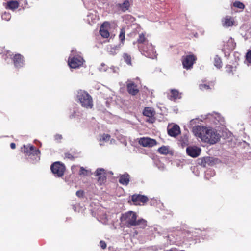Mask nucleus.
<instances>
[{
	"mask_svg": "<svg viewBox=\"0 0 251 251\" xmlns=\"http://www.w3.org/2000/svg\"><path fill=\"white\" fill-rule=\"evenodd\" d=\"M111 137L108 134H104L101 137V139L100 140V146L103 145V144L101 143V141L108 142L110 140Z\"/></svg>",
	"mask_w": 251,
	"mask_h": 251,
	"instance_id": "f704fd0d",
	"label": "nucleus"
},
{
	"mask_svg": "<svg viewBox=\"0 0 251 251\" xmlns=\"http://www.w3.org/2000/svg\"><path fill=\"white\" fill-rule=\"evenodd\" d=\"M9 56L12 59V55L10 53H8L5 55V60L7 61V58ZM14 66L16 68H19L22 67L24 65V60L23 57L20 54H16L12 58Z\"/></svg>",
	"mask_w": 251,
	"mask_h": 251,
	"instance_id": "1a4fd4ad",
	"label": "nucleus"
},
{
	"mask_svg": "<svg viewBox=\"0 0 251 251\" xmlns=\"http://www.w3.org/2000/svg\"><path fill=\"white\" fill-rule=\"evenodd\" d=\"M76 98L81 105L86 109H91L93 106V99L86 91L79 90L77 91Z\"/></svg>",
	"mask_w": 251,
	"mask_h": 251,
	"instance_id": "7ed1b4c3",
	"label": "nucleus"
},
{
	"mask_svg": "<svg viewBox=\"0 0 251 251\" xmlns=\"http://www.w3.org/2000/svg\"><path fill=\"white\" fill-rule=\"evenodd\" d=\"M158 151L161 154H167L169 153V148L166 146H162L158 149Z\"/></svg>",
	"mask_w": 251,
	"mask_h": 251,
	"instance_id": "7c9ffc66",
	"label": "nucleus"
},
{
	"mask_svg": "<svg viewBox=\"0 0 251 251\" xmlns=\"http://www.w3.org/2000/svg\"><path fill=\"white\" fill-rule=\"evenodd\" d=\"M130 5L128 0H124L122 3L116 4V7L119 11L125 12L129 9Z\"/></svg>",
	"mask_w": 251,
	"mask_h": 251,
	"instance_id": "dca6fc26",
	"label": "nucleus"
},
{
	"mask_svg": "<svg viewBox=\"0 0 251 251\" xmlns=\"http://www.w3.org/2000/svg\"><path fill=\"white\" fill-rule=\"evenodd\" d=\"M233 5L234 7L240 9H244L245 8V5L242 2L237 0L233 3Z\"/></svg>",
	"mask_w": 251,
	"mask_h": 251,
	"instance_id": "473e14b6",
	"label": "nucleus"
},
{
	"mask_svg": "<svg viewBox=\"0 0 251 251\" xmlns=\"http://www.w3.org/2000/svg\"><path fill=\"white\" fill-rule=\"evenodd\" d=\"M139 144L145 147H152L157 144L155 139L149 137H142L139 140Z\"/></svg>",
	"mask_w": 251,
	"mask_h": 251,
	"instance_id": "9d476101",
	"label": "nucleus"
},
{
	"mask_svg": "<svg viewBox=\"0 0 251 251\" xmlns=\"http://www.w3.org/2000/svg\"><path fill=\"white\" fill-rule=\"evenodd\" d=\"M219 139V134L216 131L212 129L208 143L213 144L218 142Z\"/></svg>",
	"mask_w": 251,
	"mask_h": 251,
	"instance_id": "6ab92c4d",
	"label": "nucleus"
},
{
	"mask_svg": "<svg viewBox=\"0 0 251 251\" xmlns=\"http://www.w3.org/2000/svg\"><path fill=\"white\" fill-rule=\"evenodd\" d=\"M99 221L104 225L110 224L109 220L106 214H103L99 216Z\"/></svg>",
	"mask_w": 251,
	"mask_h": 251,
	"instance_id": "cd10ccee",
	"label": "nucleus"
},
{
	"mask_svg": "<svg viewBox=\"0 0 251 251\" xmlns=\"http://www.w3.org/2000/svg\"><path fill=\"white\" fill-rule=\"evenodd\" d=\"M131 199L136 205H140L141 203L144 204L148 201V198L146 196L139 194L132 195Z\"/></svg>",
	"mask_w": 251,
	"mask_h": 251,
	"instance_id": "f8f14e48",
	"label": "nucleus"
},
{
	"mask_svg": "<svg viewBox=\"0 0 251 251\" xmlns=\"http://www.w3.org/2000/svg\"><path fill=\"white\" fill-rule=\"evenodd\" d=\"M88 170H86L84 167H80V170L79 172L80 175H88Z\"/></svg>",
	"mask_w": 251,
	"mask_h": 251,
	"instance_id": "ea45409f",
	"label": "nucleus"
},
{
	"mask_svg": "<svg viewBox=\"0 0 251 251\" xmlns=\"http://www.w3.org/2000/svg\"><path fill=\"white\" fill-rule=\"evenodd\" d=\"M10 147H11V149H14L15 148V147H16V145H15V143H11L10 144Z\"/></svg>",
	"mask_w": 251,
	"mask_h": 251,
	"instance_id": "603ef678",
	"label": "nucleus"
},
{
	"mask_svg": "<svg viewBox=\"0 0 251 251\" xmlns=\"http://www.w3.org/2000/svg\"><path fill=\"white\" fill-rule=\"evenodd\" d=\"M11 16L10 14L6 12L3 13L1 15L2 19L7 21H9L11 19Z\"/></svg>",
	"mask_w": 251,
	"mask_h": 251,
	"instance_id": "4c0bfd02",
	"label": "nucleus"
},
{
	"mask_svg": "<svg viewBox=\"0 0 251 251\" xmlns=\"http://www.w3.org/2000/svg\"><path fill=\"white\" fill-rule=\"evenodd\" d=\"M204 126H196L193 128V132L195 136H197L201 131H203Z\"/></svg>",
	"mask_w": 251,
	"mask_h": 251,
	"instance_id": "c85d7f7f",
	"label": "nucleus"
},
{
	"mask_svg": "<svg viewBox=\"0 0 251 251\" xmlns=\"http://www.w3.org/2000/svg\"><path fill=\"white\" fill-rule=\"evenodd\" d=\"M108 97H105V99H108Z\"/></svg>",
	"mask_w": 251,
	"mask_h": 251,
	"instance_id": "680f3d73",
	"label": "nucleus"
},
{
	"mask_svg": "<svg viewBox=\"0 0 251 251\" xmlns=\"http://www.w3.org/2000/svg\"><path fill=\"white\" fill-rule=\"evenodd\" d=\"M250 112L251 113V108H250Z\"/></svg>",
	"mask_w": 251,
	"mask_h": 251,
	"instance_id": "bf43d9fd",
	"label": "nucleus"
},
{
	"mask_svg": "<svg viewBox=\"0 0 251 251\" xmlns=\"http://www.w3.org/2000/svg\"><path fill=\"white\" fill-rule=\"evenodd\" d=\"M127 89L128 93L132 95H135L139 92L137 86L132 82H129L127 83Z\"/></svg>",
	"mask_w": 251,
	"mask_h": 251,
	"instance_id": "412c9836",
	"label": "nucleus"
},
{
	"mask_svg": "<svg viewBox=\"0 0 251 251\" xmlns=\"http://www.w3.org/2000/svg\"><path fill=\"white\" fill-rule=\"evenodd\" d=\"M137 215L135 212L129 211L122 214L120 217L121 224L128 228L139 226L144 228L147 226V221L143 219L137 220Z\"/></svg>",
	"mask_w": 251,
	"mask_h": 251,
	"instance_id": "f03ea898",
	"label": "nucleus"
},
{
	"mask_svg": "<svg viewBox=\"0 0 251 251\" xmlns=\"http://www.w3.org/2000/svg\"><path fill=\"white\" fill-rule=\"evenodd\" d=\"M196 120H197V119H196V120H194V119L190 121V124H191V125H193V124L194 123V122H195V121H196Z\"/></svg>",
	"mask_w": 251,
	"mask_h": 251,
	"instance_id": "864d4df0",
	"label": "nucleus"
},
{
	"mask_svg": "<svg viewBox=\"0 0 251 251\" xmlns=\"http://www.w3.org/2000/svg\"><path fill=\"white\" fill-rule=\"evenodd\" d=\"M183 251V250H182V251Z\"/></svg>",
	"mask_w": 251,
	"mask_h": 251,
	"instance_id": "e2e57ef3",
	"label": "nucleus"
},
{
	"mask_svg": "<svg viewBox=\"0 0 251 251\" xmlns=\"http://www.w3.org/2000/svg\"><path fill=\"white\" fill-rule=\"evenodd\" d=\"M196 60V57L193 54L183 56L182 59L183 68L187 70L191 69Z\"/></svg>",
	"mask_w": 251,
	"mask_h": 251,
	"instance_id": "6e6552de",
	"label": "nucleus"
},
{
	"mask_svg": "<svg viewBox=\"0 0 251 251\" xmlns=\"http://www.w3.org/2000/svg\"><path fill=\"white\" fill-rule=\"evenodd\" d=\"M112 141H113V139L110 140V143L111 144H112ZM113 141H114V140H113Z\"/></svg>",
	"mask_w": 251,
	"mask_h": 251,
	"instance_id": "4d7b16f0",
	"label": "nucleus"
},
{
	"mask_svg": "<svg viewBox=\"0 0 251 251\" xmlns=\"http://www.w3.org/2000/svg\"><path fill=\"white\" fill-rule=\"evenodd\" d=\"M109 26L108 22L103 23L100 26V35L104 38H108L109 36V33L106 28Z\"/></svg>",
	"mask_w": 251,
	"mask_h": 251,
	"instance_id": "f3484780",
	"label": "nucleus"
},
{
	"mask_svg": "<svg viewBox=\"0 0 251 251\" xmlns=\"http://www.w3.org/2000/svg\"><path fill=\"white\" fill-rule=\"evenodd\" d=\"M130 181V176L127 173H125L119 177V183L124 185H127Z\"/></svg>",
	"mask_w": 251,
	"mask_h": 251,
	"instance_id": "4be33fe9",
	"label": "nucleus"
},
{
	"mask_svg": "<svg viewBox=\"0 0 251 251\" xmlns=\"http://www.w3.org/2000/svg\"><path fill=\"white\" fill-rule=\"evenodd\" d=\"M19 2H23L22 4H24L25 5H26L27 4V1L26 0H19Z\"/></svg>",
	"mask_w": 251,
	"mask_h": 251,
	"instance_id": "3c124183",
	"label": "nucleus"
},
{
	"mask_svg": "<svg viewBox=\"0 0 251 251\" xmlns=\"http://www.w3.org/2000/svg\"><path fill=\"white\" fill-rule=\"evenodd\" d=\"M180 144H181V146L184 148V147L187 146L188 145V140L187 139H184L182 140V141H180Z\"/></svg>",
	"mask_w": 251,
	"mask_h": 251,
	"instance_id": "c03bdc74",
	"label": "nucleus"
},
{
	"mask_svg": "<svg viewBox=\"0 0 251 251\" xmlns=\"http://www.w3.org/2000/svg\"><path fill=\"white\" fill-rule=\"evenodd\" d=\"M214 65L218 69L222 67L221 59L217 55H216L214 58Z\"/></svg>",
	"mask_w": 251,
	"mask_h": 251,
	"instance_id": "bb28decb",
	"label": "nucleus"
},
{
	"mask_svg": "<svg viewBox=\"0 0 251 251\" xmlns=\"http://www.w3.org/2000/svg\"><path fill=\"white\" fill-rule=\"evenodd\" d=\"M76 195L79 197H81L83 196V192L81 191H77L76 193Z\"/></svg>",
	"mask_w": 251,
	"mask_h": 251,
	"instance_id": "8fccbe9b",
	"label": "nucleus"
},
{
	"mask_svg": "<svg viewBox=\"0 0 251 251\" xmlns=\"http://www.w3.org/2000/svg\"><path fill=\"white\" fill-rule=\"evenodd\" d=\"M199 87L201 90H206L210 89V86L206 84H201L199 85Z\"/></svg>",
	"mask_w": 251,
	"mask_h": 251,
	"instance_id": "58836bf2",
	"label": "nucleus"
},
{
	"mask_svg": "<svg viewBox=\"0 0 251 251\" xmlns=\"http://www.w3.org/2000/svg\"><path fill=\"white\" fill-rule=\"evenodd\" d=\"M168 133L172 137H176L180 133V129L177 125H173L171 127L168 128Z\"/></svg>",
	"mask_w": 251,
	"mask_h": 251,
	"instance_id": "2eb2a0df",
	"label": "nucleus"
},
{
	"mask_svg": "<svg viewBox=\"0 0 251 251\" xmlns=\"http://www.w3.org/2000/svg\"><path fill=\"white\" fill-rule=\"evenodd\" d=\"M62 138V136L60 134H57L54 136V139L57 141L61 140Z\"/></svg>",
	"mask_w": 251,
	"mask_h": 251,
	"instance_id": "a18cd8bd",
	"label": "nucleus"
},
{
	"mask_svg": "<svg viewBox=\"0 0 251 251\" xmlns=\"http://www.w3.org/2000/svg\"><path fill=\"white\" fill-rule=\"evenodd\" d=\"M99 70L100 71H108V69H106V68L105 67V64L103 63H102L101 64L100 67V68H99Z\"/></svg>",
	"mask_w": 251,
	"mask_h": 251,
	"instance_id": "49530a36",
	"label": "nucleus"
},
{
	"mask_svg": "<svg viewBox=\"0 0 251 251\" xmlns=\"http://www.w3.org/2000/svg\"><path fill=\"white\" fill-rule=\"evenodd\" d=\"M107 92H110V91L109 90H106Z\"/></svg>",
	"mask_w": 251,
	"mask_h": 251,
	"instance_id": "13d9d810",
	"label": "nucleus"
},
{
	"mask_svg": "<svg viewBox=\"0 0 251 251\" xmlns=\"http://www.w3.org/2000/svg\"><path fill=\"white\" fill-rule=\"evenodd\" d=\"M212 130V129L211 128H206L205 131V135L202 137V141L205 142H208L209 140V137L210 135L211 131Z\"/></svg>",
	"mask_w": 251,
	"mask_h": 251,
	"instance_id": "c756f323",
	"label": "nucleus"
},
{
	"mask_svg": "<svg viewBox=\"0 0 251 251\" xmlns=\"http://www.w3.org/2000/svg\"><path fill=\"white\" fill-rule=\"evenodd\" d=\"M24 151L26 155L33 157V163H35L40 160V151L35 147L30 145H24Z\"/></svg>",
	"mask_w": 251,
	"mask_h": 251,
	"instance_id": "423d86ee",
	"label": "nucleus"
},
{
	"mask_svg": "<svg viewBox=\"0 0 251 251\" xmlns=\"http://www.w3.org/2000/svg\"><path fill=\"white\" fill-rule=\"evenodd\" d=\"M201 121L205 120V122L211 125L217 126L218 124L223 125L224 121L221 116L216 113H208L204 115H202Z\"/></svg>",
	"mask_w": 251,
	"mask_h": 251,
	"instance_id": "39448f33",
	"label": "nucleus"
},
{
	"mask_svg": "<svg viewBox=\"0 0 251 251\" xmlns=\"http://www.w3.org/2000/svg\"><path fill=\"white\" fill-rule=\"evenodd\" d=\"M83 58L75 50H72L68 58V65L71 68H79L84 62Z\"/></svg>",
	"mask_w": 251,
	"mask_h": 251,
	"instance_id": "20e7f679",
	"label": "nucleus"
},
{
	"mask_svg": "<svg viewBox=\"0 0 251 251\" xmlns=\"http://www.w3.org/2000/svg\"><path fill=\"white\" fill-rule=\"evenodd\" d=\"M169 240H170V242H169L170 244H173L175 242V241H171V239H169Z\"/></svg>",
	"mask_w": 251,
	"mask_h": 251,
	"instance_id": "5fc2aeb1",
	"label": "nucleus"
},
{
	"mask_svg": "<svg viewBox=\"0 0 251 251\" xmlns=\"http://www.w3.org/2000/svg\"><path fill=\"white\" fill-rule=\"evenodd\" d=\"M100 246L102 249H104L106 247V244L103 241H100Z\"/></svg>",
	"mask_w": 251,
	"mask_h": 251,
	"instance_id": "de8ad7c7",
	"label": "nucleus"
},
{
	"mask_svg": "<svg viewBox=\"0 0 251 251\" xmlns=\"http://www.w3.org/2000/svg\"><path fill=\"white\" fill-rule=\"evenodd\" d=\"M119 37L121 41L120 44L122 46L124 44V41L125 40V31L124 29L122 28L121 29Z\"/></svg>",
	"mask_w": 251,
	"mask_h": 251,
	"instance_id": "2f4dec72",
	"label": "nucleus"
},
{
	"mask_svg": "<svg viewBox=\"0 0 251 251\" xmlns=\"http://www.w3.org/2000/svg\"><path fill=\"white\" fill-rule=\"evenodd\" d=\"M223 25L224 27H228L233 25L234 20L232 17L229 16H226L223 20Z\"/></svg>",
	"mask_w": 251,
	"mask_h": 251,
	"instance_id": "5701e85b",
	"label": "nucleus"
},
{
	"mask_svg": "<svg viewBox=\"0 0 251 251\" xmlns=\"http://www.w3.org/2000/svg\"><path fill=\"white\" fill-rule=\"evenodd\" d=\"M96 176L98 177V181L100 184L104 183L106 180L105 170L103 168H98L96 171Z\"/></svg>",
	"mask_w": 251,
	"mask_h": 251,
	"instance_id": "4468645a",
	"label": "nucleus"
},
{
	"mask_svg": "<svg viewBox=\"0 0 251 251\" xmlns=\"http://www.w3.org/2000/svg\"><path fill=\"white\" fill-rule=\"evenodd\" d=\"M201 149L197 146H188L186 149L187 154L192 157H196L200 155Z\"/></svg>",
	"mask_w": 251,
	"mask_h": 251,
	"instance_id": "9b49d317",
	"label": "nucleus"
},
{
	"mask_svg": "<svg viewBox=\"0 0 251 251\" xmlns=\"http://www.w3.org/2000/svg\"><path fill=\"white\" fill-rule=\"evenodd\" d=\"M215 175V173L212 170H207L205 172V178L206 179H209L211 176H214Z\"/></svg>",
	"mask_w": 251,
	"mask_h": 251,
	"instance_id": "c9c22d12",
	"label": "nucleus"
},
{
	"mask_svg": "<svg viewBox=\"0 0 251 251\" xmlns=\"http://www.w3.org/2000/svg\"><path fill=\"white\" fill-rule=\"evenodd\" d=\"M246 59L248 63H251V50H249L247 52L246 55Z\"/></svg>",
	"mask_w": 251,
	"mask_h": 251,
	"instance_id": "a19ab883",
	"label": "nucleus"
},
{
	"mask_svg": "<svg viewBox=\"0 0 251 251\" xmlns=\"http://www.w3.org/2000/svg\"><path fill=\"white\" fill-rule=\"evenodd\" d=\"M154 110L151 107H146L143 111V115L146 117L151 118L150 122L153 123L154 120L152 118L155 115Z\"/></svg>",
	"mask_w": 251,
	"mask_h": 251,
	"instance_id": "aec40b11",
	"label": "nucleus"
},
{
	"mask_svg": "<svg viewBox=\"0 0 251 251\" xmlns=\"http://www.w3.org/2000/svg\"><path fill=\"white\" fill-rule=\"evenodd\" d=\"M168 238L169 239H170L171 236H168Z\"/></svg>",
	"mask_w": 251,
	"mask_h": 251,
	"instance_id": "052dcab7",
	"label": "nucleus"
},
{
	"mask_svg": "<svg viewBox=\"0 0 251 251\" xmlns=\"http://www.w3.org/2000/svg\"><path fill=\"white\" fill-rule=\"evenodd\" d=\"M181 93H180L177 90L171 89L170 91V95L169 99L171 100H175L177 99H180L181 98Z\"/></svg>",
	"mask_w": 251,
	"mask_h": 251,
	"instance_id": "393cba45",
	"label": "nucleus"
},
{
	"mask_svg": "<svg viewBox=\"0 0 251 251\" xmlns=\"http://www.w3.org/2000/svg\"><path fill=\"white\" fill-rule=\"evenodd\" d=\"M96 176L98 177V181L100 184L104 183L106 180L105 170L103 168H98L96 171Z\"/></svg>",
	"mask_w": 251,
	"mask_h": 251,
	"instance_id": "ddd939ff",
	"label": "nucleus"
},
{
	"mask_svg": "<svg viewBox=\"0 0 251 251\" xmlns=\"http://www.w3.org/2000/svg\"><path fill=\"white\" fill-rule=\"evenodd\" d=\"M121 47V44L114 46H108L107 47V52L110 55H114L119 52Z\"/></svg>",
	"mask_w": 251,
	"mask_h": 251,
	"instance_id": "a211bd4d",
	"label": "nucleus"
},
{
	"mask_svg": "<svg viewBox=\"0 0 251 251\" xmlns=\"http://www.w3.org/2000/svg\"><path fill=\"white\" fill-rule=\"evenodd\" d=\"M212 158L210 157H205L199 161V164L201 165L204 167H206L207 165H211L212 164Z\"/></svg>",
	"mask_w": 251,
	"mask_h": 251,
	"instance_id": "b1692460",
	"label": "nucleus"
},
{
	"mask_svg": "<svg viewBox=\"0 0 251 251\" xmlns=\"http://www.w3.org/2000/svg\"><path fill=\"white\" fill-rule=\"evenodd\" d=\"M206 127H203V131H201L200 133H199V134L196 136L198 138L201 139L202 141V137L203 136L205 135V129H206Z\"/></svg>",
	"mask_w": 251,
	"mask_h": 251,
	"instance_id": "79ce46f5",
	"label": "nucleus"
},
{
	"mask_svg": "<svg viewBox=\"0 0 251 251\" xmlns=\"http://www.w3.org/2000/svg\"><path fill=\"white\" fill-rule=\"evenodd\" d=\"M136 45L140 52L144 56L153 59L156 56V53L153 46L150 43L145 36V34H138L137 41L133 43Z\"/></svg>",
	"mask_w": 251,
	"mask_h": 251,
	"instance_id": "f257e3e1",
	"label": "nucleus"
},
{
	"mask_svg": "<svg viewBox=\"0 0 251 251\" xmlns=\"http://www.w3.org/2000/svg\"><path fill=\"white\" fill-rule=\"evenodd\" d=\"M123 58L125 62H126L127 64L129 65H131V57L127 53H124L123 54Z\"/></svg>",
	"mask_w": 251,
	"mask_h": 251,
	"instance_id": "72a5a7b5",
	"label": "nucleus"
},
{
	"mask_svg": "<svg viewBox=\"0 0 251 251\" xmlns=\"http://www.w3.org/2000/svg\"><path fill=\"white\" fill-rule=\"evenodd\" d=\"M50 169L55 177H61L64 175L66 168L63 163L57 161L51 165Z\"/></svg>",
	"mask_w": 251,
	"mask_h": 251,
	"instance_id": "0eeeda50",
	"label": "nucleus"
},
{
	"mask_svg": "<svg viewBox=\"0 0 251 251\" xmlns=\"http://www.w3.org/2000/svg\"><path fill=\"white\" fill-rule=\"evenodd\" d=\"M119 69L117 67H113L108 69V72L111 73L112 72L113 73H117Z\"/></svg>",
	"mask_w": 251,
	"mask_h": 251,
	"instance_id": "37998d69",
	"label": "nucleus"
},
{
	"mask_svg": "<svg viewBox=\"0 0 251 251\" xmlns=\"http://www.w3.org/2000/svg\"><path fill=\"white\" fill-rule=\"evenodd\" d=\"M198 232H197V234H199V232H201V231H200L199 229L197 230Z\"/></svg>",
	"mask_w": 251,
	"mask_h": 251,
	"instance_id": "6e6d98bb",
	"label": "nucleus"
},
{
	"mask_svg": "<svg viewBox=\"0 0 251 251\" xmlns=\"http://www.w3.org/2000/svg\"><path fill=\"white\" fill-rule=\"evenodd\" d=\"M19 3L17 1H10L7 3L6 8L12 10L17 8L19 6Z\"/></svg>",
	"mask_w": 251,
	"mask_h": 251,
	"instance_id": "a878e982",
	"label": "nucleus"
},
{
	"mask_svg": "<svg viewBox=\"0 0 251 251\" xmlns=\"http://www.w3.org/2000/svg\"><path fill=\"white\" fill-rule=\"evenodd\" d=\"M65 156L66 158H69L70 159H72L74 158L73 156L69 153H66L65 154Z\"/></svg>",
	"mask_w": 251,
	"mask_h": 251,
	"instance_id": "09e8293b",
	"label": "nucleus"
},
{
	"mask_svg": "<svg viewBox=\"0 0 251 251\" xmlns=\"http://www.w3.org/2000/svg\"><path fill=\"white\" fill-rule=\"evenodd\" d=\"M183 237L184 238H186V239H189L191 238L194 236L193 232L190 231H184L182 232Z\"/></svg>",
	"mask_w": 251,
	"mask_h": 251,
	"instance_id": "e433bc0d",
	"label": "nucleus"
}]
</instances>
